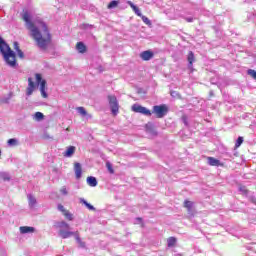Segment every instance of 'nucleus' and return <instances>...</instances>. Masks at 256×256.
<instances>
[{"mask_svg":"<svg viewBox=\"0 0 256 256\" xmlns=\"http://www.w3.org/2000/svg\"><path fill=\"white\" fill-rule=\"evenodd\" d=\"M185 20L188 22V23H193V18H185Z\"/></svg>","mask_w":256,"mask_h":256,"instance_id":"obj_36","label":"nucleus"},{"mask_svg":"<svg viewBox=\"0 0 256 256\" xmlns=\"http://www.w3.org/2000/svg\"><path fill=\"white\" fill-rule=\"evenodd\" d=\"M133 11L138 15V17H141V10L139 9V7L136 6V9H134Z\"/></svg>","mask_w":256,"mask_h":256,"instance_id":"obj_33","label":"nucleus"},{"mask_svg":"<svg viewBox=\"0 0 256 256\" xmlns=\"http://www.w3.org/2000/svg\"><path fill=\"white\" fill-rule=\"evenodd\" d=\"M74 171H75L76 179H81V175L83 173V168L81 167V163L79 162L74 163Z\"/></svg>","mask_w":256,"mask_h":256,"instance_id":"obj_10","label":"nucleus"},{"mask_svg":"<svg viewBox=\"0 0 256 256\" xmlns=\"http://www.w3.org/2000/svg\"><path fill=\"white\" fill-rule=\"evenodd\" d=\"M154 55L155 54L153 53V51L146 50L140 54V58L142 61H151V59H153Z\"/></svg>","mask_w":256,"mask_h":256,"instance_id":"obj_9","label":"nucleus"},{"mask_svg":"<svg viewBox=\"0 0 256 256\" xmlns=\"http://www.w3.org/2000/svg\"><path fill=\"white\" fill-rule=\"evenodd\" d=\"M241 145H243V137L239 136L235 143L236 149H239V147H241Z\"/></svg>","mask_w":256,"mask_h":256,"instance_id":"obj_21","label":"nucleus"},{"mask_svg":"<svg viewBox=\"0 0 256 256\" xmlns=\"http://www.w3.org/2000/svg\"><path fill=\"white\" fill-rule=\"evenodd\" d=\"M193 61H195V54H193V51H190L188 54L189 67H193Z\"/></svg>","mask_w":256,"mask_h":256,"instance_id":"obj_16","label":"nucleus"},{"mask_svg":"<svg viewBox=\"0 0 256 256\" xmlns=\"http://www.w3.org/2000/svg\"><path fill=\"white\" fill-rule=\"evenodd\" d=\"M75 153V147L74 146H69L64 153L65 157H71Z\"/></svg>","mask_w":256,"mask_h":256,"instance_id":"obj_15","label":"nucleus"},{"mask_svg":"<svg viewBox=\"0 0 256 256\" xmlns=\"http://www.w3.org/2000/svg\"><path fill=\"white\" fill-rule=\"evenodd\" d=\"M87 184L90 187H97V178L93 177V176H89L87 178Z\"/></svg>","mask_w":256,"mask_h":256,"instance_id":"obj_14","label":"nucleus"},{"mask_svg":"<svg viewBox=\"0 0 256 256\" xmlns=\"http://www.w3.org/2000/svg\"><path fill=\"white\" fill-rule=\"evenodd\" d=\"M16 53L20 59H25V53H23L21 50H17Z\"/></svg>","mask_w":256,"mask_h":256,"instance_id":"obj_28","label":"nucleus"},{"mask_svg":"<svg viewBox=\"0 0 256 256\" xmlns=\"http://www.w3.org/2000/svg\"><path fill=\"white\" fill-rule=\"evenodd\" d=\"M28 200H29V205H31V207H33V205H35L37 203V199H35L31 195L28 197Z\"/></svg>","mask_w":256,"mask_h":256,"instance_id":"obj_24","label":"nucleus"},{"mask_svg":"<svg viewBox=\"0 0 256 256\" xmlns=\"http://www.w3.org/2000/svg\"><path fill=\"white\" fill-rule=\"evenodd\" d=\"M1 179L2 181H11V177H9L7 174H2Z\"/></svg>","mask_w":256,"mask_h":256,"instance_id":"obj_27","label":"nucleus"},{"mask_svg":"<svg viewBox=\"0 0 256 256\" xmlns=\"http://www.w3.org/2000/svg\"><path fill=\"white\" fill-rule=\"evenodd\" d=\"M184 206L186 207V209H188V211H191V209H193V202L186 200L184 202Z\"/></svg>","mask_w":256,"mask_h":256,"instance_id":"obj_22","label":"nucleus"},{"mask_svg":"<svg viewBox=\"0 0 256 256\" xmlns=\"http://www.w3.org/2000/svg\"><path fill=\"white\" fill-rule=\"evenodd\" d=\"M22 19L25 22L26 29L30 31V37L36 41L39 49H47L51 43V33L49 27L42 20H31L29 11H23Z\"/></svg>","mask_w":256,"mask_h":256,"instance_id":"obj_1","label":"nucleus"},{"mask_svg":"<svg viewBox=\"0 0 256 256\" xmlns=\"http://www.w3.org/2000/svg\"><path fill=\"white\" fill-rule=\"evenodd\" d=\"M56 227L59 229V235L63 239H69V237H75L77 243L80 245V247H85V242L81 241V237L79 236V231L73 232L69 231L71 227L69 224L65 221L58 222L56 224Z\"/></svg>","mask_w":256,"mask_h":256,"instance_id":"obj_4","label":"nucleus"},{"mask_svg":"<svg viewBox=\"0 0 256 256\" xmlns=\"http://www.w3.org/2000/svg\"><path fill=\"white\" fill-rule=\"evenodd\" d=\"M36 77V83L33 81V78H28V87L26 89V95L31 96L33 95V91L39 87V91L42 95V97H47V81L43 79V76L41 74L37 73L35 74Z\"/></svg>","mask_w":256,"mask_h":256,"instance_id":"obj_2","label":"nucleus"},{"mask_svg":"<svg viewBox=\"0 0 256 256\" xmlns=\"http://www.w3.org/2000/svg\"><path fill=\"white\" fill-rule=\"evenodd\" d=\"M132 111H134V113H141L142 115H146V117H151L152 115L151 110L139 104H134L132 106Z\"/></svg>","mask_w":256,"mask_h":256,"instance_id":"obj_6","label":"nucleus"},{"mask_svg":"<svg viewBox=\"0 0 256 256\" xmlns=\"http://www.w3.org/2000/svg\"><path fill=\"white\" fill-rule=\"evenodd\" d=\"M76 110L78 111V113L80 115H82V117L87 116V110H85L83 107H78V108H76Z\"/></svg>","mask_w":256,"mask_h":256,"instance_id":"obj_20","label":"nucleus"},{"mask_svg":"<svg viewBox=\"0 0 256 256\" xmlns=\"http://www.w3.org/2000/svg\"><path fill=\"white\" fill-rule=\"evenodd\" d=\"M127 3L129 4V6L131 7L132 10L136 9L137 6H135V4H133V2L128 1Z\"/></svg>","mask_w":256,"mask_h":256,"instance_id":"obj_35","label":"nucleus"},{"mask_svg":"<svg viewBox=\"0 0 256 256\" xmlns=\"http://www.w3.org/2000/svg\"><path fill=\"white\" fill-rule=\"evenodd\" d=\"M44 115L43 113L41 112H36L35 113V118L38 120V121H41V119H43Z\"/></svg>","mask_w":256,"mask_h":256,"instance_id":"obj_26","label":"nucleus"},{"mask_svg":"<svg viewBox=\"0 0 256 256\" xmlns=\"http://www.w3.org/2000/svg\"><path fill=\"white\" fill-rule=\"evenodd\" d=\"M247 74L250 75V77H252V79H255L256 80V71L253 70V69H249L247 71Z\"/></svg>","mask_w":256,"mask_h":256,"instance_id":"obj_25","label":"nucleus"},{"mask_svg":"<svg viewBox=\"0 0 256 256\" xmlns=\"http://www.w3.org/2000/svg\"><path fill=\"white\" fill-rule=\"evenodd\" d=\"M60 193H62V195H68L69 192L67 191V187L63 186V187L60 189Z\"/></svg>","mask_w":256,"mask_h":256,"instance_id":"obj_29","label":"nucleus"},{"mask_svg":"<svg viewBox=\"0 0 256 256\" xmlns=\"http://www.w3.org/2000/svg\"><path fill=\"white\" fill-rule=\"evenodd\" d=\"M19 230L22 235H25L27 233H35V228L31 226H21Z\"/></svg>","mask_w":256,"mask_h":256,"instance_id":"obj_12","label":"nucleus"},{"mask_svg":"<svg viewBox=\"0 0 256 256\" xmlns=\"http://www.w3.org/2000/svg\"><path fill=\"white\" fill-rule=\"evenodd\" d=\"M168 243V247H174L175 243H177V239H175V237H170L167 240Z\"/></svg>","mask_w":256,"mask_h":256,"instance_id":"obj_18","label":"nucleus"},{"mask_svg":"<svg viewBox=\"0 0 256 256\" xmlns=\"http://www.w3.org/2000/svg\"><path fill=\"white\" fill-rule=\"evenodd\" d=\"M153 113L158 119H163L169 113V107L165 104L156 105L153 107Z\"/></svg>","mask_w":256,"mask_h":256,"instance_id":"obj_5","label":"nucleus"},{"mask_svg":"<svg viewBox=\"0 0 256 256\" xmlns=\"http://www.w3.org/2000/svg\"><path fill=\"white\" fill-rule=\"evenodd\" d=\"M7 144L9 147H17V145H19V141H17L15 138H11L7 141Z\"/></svg>","mask_w":256,"mask_h":256,"instance_id":"obj_17","label":"nucleus"},{"mask_svg":"<svg viewBox=\"0 0 256 256\" xmlns=\"http://www.w3.org/2000/svg\"><path fill=\"white\" fill-rule=\"evenodd\" d=\"M58 210L64 215L65 219L68 221H73V214L69 212V210L65 209V206L62 204L58 205Z\"/></svg>","mask_w":256,"mask_h":256,"instance_id":"obj_8","label":"nucleus"},{"mask_svg":"<svg viewBox=\"0 0 256 256\" xmlns=\"http://www.w3.org/2000/svg\"><path fill=\"white\" fill-rule=\"evenodd\" d=\"M14 49L16 52L21 50V48H19V42H14Z\"/></svg>","mask_w":256,"mask_h":256,"instance_id":"obj_34","label":"nucleus"},{"mask_svg":"<svg viewBox=\"0 0 256 256\" xmlns=\"http://www.w3.org/2000/svg\"><path fill=\"white\" fill-rule=\"evenodd\" d=\"M208 164L211 165V167H223V163L213 157H208Z\"/></svg>","mask_w":256,"mask_h":256,"instance_id":"obj_11","label":"nucleus"},{"mask_svg":"<svg viewBox=\"0 0 256 256\" xmlns=\"http://www.w3.org/2000/svg\"><path fill=\"white\" fill-rule=\"evenodd\" d=\"M82 203L87 207V209H89V211H95V207H93V205L89 204L87 201L82 200Z\"/></svg>","mask_w":256,"mask_h":256,"instance_id":"obj_23","label":"nucleus"},{"mask_svg":"<svg viewBox=\"0 0 256 256\" xmlns=\"http://www.w3.org/2000/svg\"><path fill=\"white\" fill-rule=\"evenodd\" d=\"M82 29H92L93 25H89V24H82L81 25Z\"/></svg>","mask_w":256,"mask_h":256,"instance_id":"obj_32","label":"nucleus"},{"mask_svg":"<svg viewBox=\"0 0 256 256\" xmlns=\"http://www.w3.org/2000/svg\"><path fill=\"white\" fill-rule=\"evenodd\" d=\"M109 103L112 115L117 117V115H119V102H117V98H110Z\"/></svg>","mask_w":256,"mask_h":256,"instance_id":"obj_7","label":"nucleus"},{"mask_svg":"<svg viewBox=\"0 0 256 256\" xmlns=\"http://www.w3.org/2000/svg\"><path fill=\"white\" fill-rule=\"evenodd\" d=\"M0 53L2 54L6 65H8L9 67H17L16 54L1 35H0Z\"/></svg>","mask_w":256,"mask_h":256,"instance_id":"obj_3","label":"nucleus"},{"mask_svg":"<svg viewBox=\"0 0 256 256\" xmlns=\"http://www.w3.org/2000/svg\"><path fill=\"white\" fill-rule=\"evenodd\" d=\"M106 167H107L109 173H114L113 166L109 162L106 163Z\"/></svg>","mask_w":256,"mask_h":256,"instance_id":"obj_31","label":"nucleus"},{"mask_svg":"<svg viewBox=\"0 0 256 256\" xmlns=\"http://www.w3.org/2000/svg\"><path fill=\"white\" fill-rule=\"evenodd\" d=\"M76 49H77V51L80 52V53H86V51H87V46H85V43H83V42H78V43L76 44Z\"/></svg>","mask_w":256,"mask_h":256,"instance_id":"obj_13","label":"nucleus"},{"mask_svg":"<svg viewBox=\"0 0 256 256\" xmlns=\"http://www.w3.org/2000/svg\"><path fill=\"white\" fill-rule=\"evenodd\" d=\"M119 5V1H111L109 4H108V9H116V7H118Z\"/></svg>","mask_w":256,"mask_h":256,"instance_id":"obj_19","label":"nucleus"},{"mask_svg":"<svg viewBox=\"0 0 256 256\" xmlns=\"http://www.w3.org/2000/svg\"><path fill=\"white\" fill-rule=\"evenodd\" d=\"M142 21L146 24V25H151V20H149V18L143 16L142 17Z\"/></svg>","mask_w":256,"mask_h":256,"instance_id":"obj_30","label":"nucleus"}]
</instances>
